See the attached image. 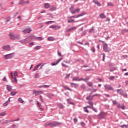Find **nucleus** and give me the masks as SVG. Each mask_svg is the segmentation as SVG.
I'll return each instance as SVG.
<instances>
[{
    "instance_id": "f257e3e1",
    "label": "nucleus",
    "mask_w": 128,
    "mask_h": 128,
    "mask_svg": "<svg viewBox=\"0 0 128 128\" xmlns=\"http://www.w3.org/2000/svg\"><path fill=\"white\" fill-rule=\"evenodd\" d=\"M8 36L10 40H20V36L16 34L10 33L8 34Z\"/></svg>"
},
{
    "instance_id": "f03ea898",
    "label": "nucleus",
    "mask_w": 128,
    "mask_h": 128,
    "mask_svg": "<svg viewBox=\"0 0 128 128\" xmlns=\"http://www.w3.org/2000/svg\"><path fill=\"white\" fill-rule=\"evenodd\" d=\"M62 124V123L59 122H52L50 123L46 122L44 124V126H50V128H52L53 126H60Z\"/></svg>"
},
{
    "instance_id": "7ed1b4c3",
    "label": "nucleus",
    "mask_w": 128,
    "mask_h": 128,
    "mask_svg": "<svg viewBox=\"0 0 128 128\" xmlns=\"http://www.w3.org/2000/svg\"><path fill=\"white\" fill-rule=\"evenodd\" d=\"M32 40V36H30V38L21 40L20 41V42H21L22 44H28V42H30Z\"/></svg>"
},
{
    "instance_id": "20e7f679",
    "label": "nucleus",
    "mask_w": 128,
    "mask_h": 128,
    "mask_svg": "<svg viewBox=\"0 0 128 128\" xmlns=\"http://www.w3.org/2000/svg\"><path fill=\"white\" fill-rule=\"evenodd\" d=\"M85 14H86V12H83L82 13L78 15L70 16L68 18H78L84 16H85Z\"/></svg>"
},
{
    "instance_id": "39448f33",
    "label": "nucleus",
    "mask_w": 128,
    "mask_h": 128,
    "mask_svg": "<svg viewBox=\"0 0 128 128\" xmlns=\"http://www.w3.org/2000/svg\"><path fill=\"white\" fill-rule=\"evenodd\" d=\"M12 54H14V53L13 52L4 55V58L5 60H10V58H14V55Z\"/></svg>"
},
{
    "instance_id": "423d86ee",
    "label": "nucleus",
    "mask_w": 128,
    "mask_h": 128,
    "mask_svg": "<svg viewBox=\"0 0 128 128\" xmlns=\"http://www.w3.org/2000/svg\"><path fill=\"white\" fill-rule=\"evenodd\" d=\"M32 30L31 28H22V32L24 34H30V32H32Z\"/></svg>"
},
{
    "instance_id": "0eeeda50",
    "label": "nucleus",
    "mask_w": 128,
    "mask_h": 128,
    "mask_svg": "<svg viewBox=\"0 0 128 128\" xmlns=\"http://www.w3.org/2000/svg\"><path fill=\"white\" fill-rule=\"evenodd\" d=\"M103 48L106 52H110V49L108 48V44L106 43H105L103 44Z\"/></svg>"
},
{
    "instance_id": "6e6552de",
    "label": "nucleus",
    "mask_w": 128,
    "mask_h": 128,
    "mask_svg": "<svg viewBox=\"0 0 128 128\" xmlns=\"http://www.w3.org/2000/svg\"><path fill=\"white\" fill-rule=\"evenodd\" d=\"M104 86L106 90H114V88H112V86L108 84H106Z\"/></svg>"
},
{
    "instance_id": "1a4fd4ad",
    "label": "nucleus",
    "mask_w": 128,
    "mask_h": 128,
    "mask_svg": "<svg viewBox=\"0 0 128 128\" xmlns=\"http://www.w3.org/2000/svg\"><path fill=\"white\" fill-rule=\"evenodd\" d=\"M44 94L42 91L34 90L33 92V94H35L36 96H40V94Z\"/></svg>"
},
{
    "instance_id": "9d476101",
    "label": "nucleus",
    "mask_w": 128,
    "mask_h": 128,
    "mask_svg": "<svg viewBox=\"0 0 128 128\" xmlns=\"http://www.w3.org/2000/svg\"><path fill=\"white\" fill-rule=\"evenodd\" d=\"M50 28H52V30H58V28H62L61 26H58L56 25H52L50 26Z\"/></svg>"
},
{
    "instance_id": "9b49d317",
    "label": "nucleus",
    "mask_w": 128,
    "mask_h": 128,
    "mask_svg": "<svg viewBox=\"0 0 128 128\" xmlns=\"http://www.w3.org/2000/svg\"><path fill=\"white\" fill-rule=\"evenodd\" d=\"M2 48V50H7L8 52H10V50H12V48H10V46H3Z\"/></svg>"
},
{
    "instance_id": "f8f14e48",
    "label": "nucleus",
    "mask_w": 128,
    "mask_h": 128,
    "mask_svg": "<svg viewBox=\"0 0 128 128\" xmlns=\"http://www.w3.org/2000/svg\"><path fill=\"white\" fill-rule=\"evenodd\" d=\"M62 60V58H60V59L58 60L56 62V63H52V66H56L59 62Z\"/></svg>"
},
{
    "instance_id": "ddd939ff",
    "label": "nucleus",
    "mask_w": 128,
    "mask_h": 128,
    "mask_svg": "<svg viewBox=\"0 0 128 128\" xmlns=\"http://www.w3.org/2000/svg\"><path fill=\"white\" fill-rule=\"evenodd\" d=\"M80 8H77L75 9L74 10L71 11V13L74 14H76V12H80Z\"/></svg>"
},
{
    "instance_id": "4468645a",
    "label": "nucleus",
    "mask_w": 128,
    "mask_h": 128,
    "mask_svg": "<svg viewBox=\"0 0 128 128\" xmlns=\"http://www.w3.org/2000/svg\"><path fill=\"white\" fill-rule=\"evenodd\" d=\"M32 36V40H34V38H35L36 40H44V38H42V37H37L36 38V36L33 35Z\"/></svg>"
},
{
    "instance_id": "2eb2a0df",
    "label": "nucleus",
    "mask_w": 128,
    "mask_h": 128,
    "mask_svg": "<svg viewBox=\"0 0 128 128\" xmlns=\"http://www.w3.org/2000/svg\"><path fill=\"white\" fill-rule=\"evenodd\" d=\"M42 66V63L39 64H37L33 69V72H36V70H37L38 68H40Z\"/></svg>"
},
{
    "instance_id": "dca6fc26",
    "label": "nucleus",
    "mask_w": 128,
    "mask_h": 128,
    "mask_svg": "<svg viewBox=\"0 0 128 128\" xmlns=\"http://www.w3.org/2000/svg\"><path fill=\"white\" fill-rule=\"evenodd\" d=\"M6 90L8 92H11V90H12V87L10 85H6Z\"/></svg>"
},
{
    "instance_id": "f3484780",
    "label": "nucleus",
    "mask_w": 128,
    "mask_h": 128,
    "mask_svg": "<svg viewBox=\"0 0 128 128\" xmlns=\"http://www.w3.org/2000/svg\"><path fill=\"white\" fill-rule=\"evenodd\" d=\"M70 86L72 88H78V84L76 83H70Z\"/></svg>"
},
{
    "instance_id": "a211bd4d",
    "label": "nucleus",
    "mask_w": 128,
    "mask_h": 128,
    "mask_svg": "<svg viewBox=\"0 0 128 128\" xmlns=\"http://www.w3.org/2000/svg\"><path fill=\"white\" fill-rule=\"evenodd\" d=\"M45 8H50V5L48 3H45L44 5Z\"/></svg>"
},
{
    "instance_id": "6ab92c4d",
    "label": "nucleus",
    "mask_w": 128,
    "mask_h": 128,
    "mask_svg": "<svg viewBox=\"0 0 128 128\" xmlns=\"http://www.w3.org/2000/svg\"><path fill=\"white\" fill-rule=\"evenodd\" d=\"M93 2H94V4H97V6H102L100 3V2H98V1L94 0H93Z\"/></svg>"
},
{
    "instance_id": "aec40b11",
    "label": "nucleus",
    "mask_w": 128,
    "mask_h": 128,
    "mask_svg": "<svg viewBox=\"0 0 128 128\" xmlns=\"http://www.w3.org/2000/svg\"><path fill=\"white\" fill-rule=\"evenodd\" d=\"M18 102H20V104H24V100H22V98H18Z\"/></svg>"
},
{
    "instance_id": "412c9836",
    "label": "nucleus",
    "mask_w": 128,
    "mask_h": 128,
    "mask_svg": "<svg viewBox=\"0 0 128 128\" xmlns=\"http://www.w3.org/2000/svg\"><path fill=\"white\" fill-rule=\"evenodd\" d=\"M104 118V112H100L99 114V118Z\"/></svg>"
},
{
    "instance_id": "4be33fe9",
    "label": "nucleus",
    "mask_w": 128,
    "mask_h": 128,
    "mask_svg": "<svg viewBox=\"0 0 128 128\" xmlns=\"http://www.w3.org/2000/svg\"><path fill=\"white\" fill-rule=\"evenodd\" d=\"M46 96L49 98H52V96H54V94H48Z\"/></svg>"
},
{
    "instance_id": "5701e85b",
    "label": "nucleus",
    "mask_w": 128,
    "mask_h": 128,
    "mask_svg": "<svg viewBox=\"0 0 128 128\" xmlns=\"http://www.w3.org/2000/svg\"><path fill=\"white\" fill-rule=\"evenodd\" d=\"M72 80L73 81H75V82H80V78H78V77H74L72 78Z\"/></svg>"
},
{
    "instance_id": "b1692460",
    "label": "nucleus",
    "mask_w": 128,
    "mask_h": 128,
    "mask_svg": "<svg viewBox=\"0 0 128 128\" xmlns=\"http://www.w3.org/2000/svg\"><path fill=\"white\" fill-rule=\"evenodd\" d=\"M100 18H106V16L104 14H100Z\"/></svg>"
},
{
    "instance_id": "393cba45",
    "label": "nucleus",
    "mask_w": 128,
    "mask_h": 128,
    "mask_svg": "<svg viewBox=\"0 0 128 128\" xmlns=\"http://www.w3.org/2000/svg\"><path fill=\"white\" fill-rule=\"evenodd\" d=\"M116 67H112L110 66V72H114V70H116Z\"/></svg>"
},
{
    "instance_id": "a878e982",
    "label": "nucleus",
    "mask_w": 128,
    "mask_h": 128,
    "mask_svg": "<svg viewBox=\"0 0 128 128\" xmlns=\"http://www.w3.org/2000/svg\"><path fill=\"white\" fill-rule=\"evenodd\" d=\"M80 22V20L76 21L73 19L68 20V22L70 23V22Z\"/></svg>"
},
{
    "instance_id": "bb28decb",
    "label": "nucleus",
    "mask_w": 128,
    "mask_h": 128,
    "mask_svg": "<svg viewBox=\"0 0 128 128\" xmlns=\"http://www.w3.org/2000/svg\"><path fill=\"white\" fill-rule=\"evenodd\" d=\"M18 94V92L16 91H12L11 92H10V94L11 96H16V94Z\"/></svg>"
},
{
    "instance_id": "cd10ccee",
    "label": "nucleus",
    "mask_w": 128,
    "mask_h": 128,
    "mask_svg": "<svg viewBox=\"0 0 128 128\" xmlns=\"http://www.w3.org/2000/svg\"><path fill=\"white\" fill-rule=\"evenodd\" d=\"M10 120H6L3 122L2 123V124H8V122H10Z\"/></svg>"
},
{
    "instance_id": "c85d7f7f",
    "label": "nucleus",
    "mask_w": 128,
    "mask_h": 128,
    "mask_svg": "<svg viewBox=\"0 0 128 128\" xmlns=\"http://www.w3.org/2000/svg\"><path fill=\"white\" fill-rule=\"evenodd\" d=\"M50 10H56V6H52L50 8Z\"/></svg>"
},
{
    "instance_id": "c756f323",
    "label": "nucleus",
    "mask_w": 128,
    "mask_h": 128,
    "mask_svg": "<svg viewBox=\"0 0 128 128\" xmlns=\"http://www.w3.org/2000/svg\"><path fill=\"white\" fill-rule=\"evenodd\" d=\"M34 48V50H40V48H42V46H36Z\"/></svg>"
},
{
    "instance_id": "7c9ffc66",
    "label": "nucleus",
    "mask_w": 128,
    "mask_h": 128,
    "mask_svg": "<svg viewBox=\"0 0 128 128\" xmlns=\"http://www.w3.org/2000/svg\"><path fill=\"white\" fill-rule=\"evenodd\" d=\"M90 80V78H80L79 79L80 82V80H84V82H86V80Z\"/></svg>"
},
{
    "instance_id": "2f4dec72",
    "label": "nucleus",
    "mask_w": 128,
    "mask_h": 128,
    "mask_svg": "<svg viewBox=\"0 0 128 128\" xmlns=\"http://www.w3.org/2000/svg\"><path fill=\"white\" fill-rule=\"evenodd\" d=\"M63 88H66V90H70V92H72V90L68 88L67 86H63Z\"/></svg>"
},
{
    "instance_id": "473e14b6",
    "label": "nucleus",
    "mask_w": 128,
    "mask_h": 128,
    "mask_svg": "<svg viewBox=\"0 0 128 128\" xmlns=\"http://www.w3.org/2000/svg\"><path fill=\"white\" fill-rule=\"evenodd\" d=\"M12 80L14 82H18V80H16V77H12Z\"/></svg>"
},
{
    "instance_id": "72a5a7b5",
    "label": "nucleus",
    "mask_w": 128,
    "mask_h": 128,
    "mask_svg": "<svg viewBox=\"0 0 128 128\" xmlns=\"http://www.w3.org/2000/svg\"><path fill=\"white\" fill-rule=\"evenodd\" d=\"M109 80H114V78H116V76H110L108 78Z\"/></svg>"
},
{
    "instance_id": "f704fd0d",
    "label": "nucleus",
    "mask_w": 128,
    "mask_h": 128,
    "mask_svg": "<svg viewBox=\"0 0 128 128\" xmlns=\"http://www.w3.org/2000/svg\"><path fill=\"white\" fill-rule=\"evenodd\" d=\"M88 104H90L92 108L94 106V103L92 102H88Z\"/></svg>"
},
{
    "instance_id": "c9c22d12",
    "label": "nucleus",
    "mask_w": 128,
    "mask_h": 128,
    "mask_svg": "<svg viewBox=\"0 0 128 128\" xmlns=\"http://www.w3.org/2000/svg\"><path fill=\"white\" fill-rule=\"evenodd\" d=\"M84 112H87L88 114V112H90V111L88 110V108L84 107Z\"/></svg>"
},
{
    "instance_id": "e433bc0d",
    "label": "nucleus",
    "mask_w": 128,
    "mask_h": 128,
    "mask_svg": "<svg viewBox=\"0 0 128 128\" xmlns=\"http://www.w3.org/2000/svg\"><path fill=\"white\" fill-rule=\"evenodd\" d=\"M120 127H121L122 128H128V124H127V125H126V124L122 125V126H120Z\"/></svg>"
},
{
    "instance_id": "4c0bfd02",
    "label": "nucleus",
    "mask_w": 128,
    "mask_h": 128,
    "mask_svg": "<svg viewBox=\"0 0 128 128\" xmlns=\"http://www.w3.org/2000/svg\"><path fill=\"white\" fill-rule=\"evenodd\" d=\"M52 22H54V21H48L46 22V24H52Z\"/></svg>"
},
{
    "instance_id": "58836bf2",
    "label": "nucleus",
    "mask_w": 128,
    "mask_h": 128,
    "mask_svg": "<svg viewBox=\"0 0 128 128\" xmlns=\"http://www.w3.org/2000/svg\"><path fill=\"white\" fill-rule=\"evenodd\" d=\"M8 104H10V101H7L3 104V106H8Z\"/></svg>"
},
{
    "instance_id": "ea45409f",
    "label": "nucleus",
    "mask_w": 128,
    "mask_h": 128,
    "mask_svg": "<svg viewBox=\"0 0 128 128\" xmlns=\"http://www.w3.org/2000/svg\"><path fill=\"white\" fill-rule=\"evenodd\" d=\"M48 40H54V37H50L48 38Z\"/></svg>"
},
{
    "instance_id": "a19ab883",
    "label": "nucleus",
    "mask_w": 128,
    "mask_h": 128,
    "mask_svg": "<svg viewBox=\"0 0 128 128\" xmlns=\"http://www.w3.org/2000/svg\"><path fill=\"white\" fill-rule=\"evenodd\" d=\"M74 5L72 6L70 8V10L71 12H74V10H74Z\"/></svg>"
},
{
    "instance_id": "79ce46f5",
    "label": "nucleus",
    "mask_w": 128,
    "mask_h": 128,
    "mask_svg": "<svg viewBox=\"0 0 128 128\" xmlns=\"http://www.w3.org/2000/svg\"><path fill=\"white\" fill-rule=\"evenodd\" d=\"M87 84L89 86H92V82H87Z\"/></svg>"
},
{
    "instance_id": "37998d69",
    "label": "nucleus",
    "mask_w": 128,
    "mask_h": 128,
    "mask_svg": "<svg viewBox=\"0 0 128 128\" xmlns=\"http://www.w3.org/2000/svg\"><path fill=\"white\" fill-rule=\"evenodd\" d=\"M66 101L68 102L70 104H74L73 102H70V99H67Z\"/></svg>"
},
{
    "instance_id": "c03bdc74",
    "label": "nucleus",
    "mask_w": 128,
    "mask_h": 128,
    "mask_svg": "<svg viewBox=\"0 0 128 128\" xmlns=\"http://www.w3.org/2000/svg\"><path fill=\"white\" fill-rule=\"evenodd\" d=\"M91 110H94V112H98V110H96V108H94V106L92 107V108H91Z\"/></svg>"
},
{
    "instance_id": "a18cd8bd",
    "label": "nucleus",
    "mask_w": 128,
    "mask_h": 128,
    "mask_svg": "<svg viewBox=\"0 0 128 128\" xmlns=\"http://www.w3.org/2000/svg\"><path fill=\"white\" fill-rule=\"evenodd\" d=\"M32 46H34V42H32L28 44V46H30V48H32Z\"/></svg>"
},
{
    "instance_id": "49530a36",
    "label": "nucleus",
    "mask_w": 128,
    "mask_h": 128,
    "mask_svg": "<svg viewBox=\"0 0 128 128\" xmlns=\"http://www.w3.org/2000/svg\"><path fill=\"white\" fill-rule=\"evenodd\" d=\"M6 112L0 113V116H6Z\"/></svg>"
},
{
    "instance_id": "de8ad7c7",
    "label": "nucleus",
    "mask_w": 128,
    "mask_h": 128,
    "mask_svg": "<svg viewBox=\"0 0 128 128\" xmlns=\"http://www.w3.org/2000/svg\"><path fill=\"white\" fill-rule=\"evenodd\" d=\"M40 98L42 102H44V98L42 96H40Z\"/></svg>"
},
{
    "instance_id": "09e8293b",
    "label": "nucleus",
    "mask_w": 128,
    "mask_h": 128,
    "mask_svg": "<svg viewBox=\"0 0 128 128\" xmlns=\"http://www.w3.org/2000/svg\"><path fill=\"white\" fill-rule=\"evenodd\" d=\"M34 78H40V74H36Z\"/></svg>"
},
{
    "instance_id": "8fccbe9b",
    "label": "nucleus",
    "mask_w": 128,
    "mask_h": 128,
    "mask_svg": "<svg viewBox=\"0 0 128 128\" xmlns=\"http://www.w3.org/2000/svg\"><path fill=\"white\" fill-rule=\"evenodd\" d=\"M81 88H82L83 90H85L86 86H84V84H82V85H81Z\"/></svg>"
},
{
    "instance_id": "3c124183",
    "label": "nucleus",
    "mask_w": 128,
    "mask_h": 128,
    "mask_svg": "<svg viewBox=\"0 0 128 128\" xmlns=\"http://www.w3.org/2000/svg\"><path fill=\"white\" fill-rule=\"evenodd\" d=\"M62 66H64V68H68V66L66 65V64H64V62H62Z\"/></svg>"
},
{
    "instance_id": "603ef678",
    "label": "nucleus",
    "mask_w": 128,
    "mask_h": 128,
    "mask_svg": "<svg viewBox=\"0 0 128 128\" xmlns=\"http://www.w3.org/2000/svg\"><path fill=\"white\" fill-rule=\"evenodd\" d=\"M76 28H77L76 26L73 27L71 28V30H76Z\"/></svg>"
},
{
    "instance_id": "864d4df0",
    "label": "nucleus",
    "mask_w": 128,
    "mask_h": 128,
    "mask_svg": "<svg viewBox=\"0 0 128 128\" xmlns=\"http://www.w3.org/2000/svg\"><path fill=\"white\" fill-rule=\"evenodd\" d=\"M70 74H66V78H70Z\"/></svg>"
},
{
    "instance_id": "5fc2aeb1",
    "label": "nucleus",
    "mask_w": 128,
    "mask_h": 128,
    "mask_svg": "<svg viewBox=\"0 0 128 128\" xmlns=\"http://www.w3.org/2000/svg\"><path fill=\"white\" fill-rule=\"evenodd\" d=\"M14 76H18V72H15L14 74Z\"/></svg>"
},
{
    "instance_id": "6e6d98bb",
    "label": "nucleus",
    "mask_w": 128,
    "mask_h": 128,
    "mask_svg": "<svg viewBox=\"0 0 128 128\" xmlns=\"http://www.w3.org/2000/svg\"><path fill=\"white\" fill-rule=\"evenodd\" d=\"M74 122H75V124H76V122H78V118H74Z\"/></svg>"
},
{
    "instance_id": "4d7b16f0",
    "label": "nucleus",
    "mask_w": 128,
    "mask_h": 128,
    "mask_svg": "<svg viewBox=\"0 0 128 128\" xmlns=\"http://www.w3.org/2000/svg\"><path fill=\"white\" fill-rule=\"evenodd\" d=\"M112 102H113V104H118V102H116V100H113Z\"/></svg>"
},
{
    "instance_id": "13d9d810",
    "label": "nucleus",
    "mask_w": 128,
    "mask_h": 128,
    "mask_svg": "<svg viewBox=\"0 0 128 128\" xmlns=\"http://www.w3.org/2000/svg\"><path fill=\"white\" fill-rule=\"evenodd\" d=\"M85 108H92V107L91 106H86Z\"/></svg>"
},
{
    "instance_id": "bf43d9fd",
    "label": "nucleus",
    "mask_w": 128,
    "mask_h": 128,
    "mask_svg": "<svg viewBox=\"0 0 128 128\" xmlns=\"http://www.w3.org/2000/svg\"><path fill=\"white\" fill-rule=\"evenodd\" d=\"M30 4V1L26 0V1L24 2V4Z\"/></svg>"
},
{
    "instance_id": "052dcab7",
    "label": "nucleus",
    "mask_w": 128,
    "mask_h": 128,
    "mask_svg": "<svg viewBox=\"0 0 128 128\" xmlns=\"http://www.w3.org/2000/svg\"><path fill=\"white\" fill-rule=\"evenodd\" d=\"M84 46H90V43L87 42L84 44Z\"/></svg>"
},
{
    "instance_id": "680f3d73",
    "label": "nucleus",
    "mask_w": 128,
    "mask_h": 128,
    "mask_svg": "<svg viewBox=\"0 0 128 128\" xmlns=\"http://www.w3.org/2000/svg\"><path fill=\"white\" fill-rule=\"evenodd\" d=\"M58 55L59 56H62V53L60 52H58Z\"/></svg>"
},
{
    "instance_id": "e2e57ef3",
    "label": "nucleus",
    "mask_w": 128,
    "mask_h": 128,
    "mask_svg": "<svg viewBox=\"0 0 128 128\" xmlns=\"http://www.w3.org/2000/svg\"><path fill=\"white\" fill-rule=\"evenodd\" d=\"M94 29L93 28H92L90 31L89 32H94Z\"/></svg>"
},
{
    "instance_id": "0e129e2a",
    "label": "nucleus",
    "mask_w": 128,
    "mask_h": 128,
    "mask_svg": "<svg viewBox=\"0 0 128 128\" xmlns=\"http://www.w3.org/2000/svg\"><path fill=\"white\" fill-rule=\"evenodd\" d=\"M121 108L122 109V110H124V108H125V107H124V106H122L121 107Z\"/></svg>"
},
{
    "instance_id": "69168bd1",
    "label": "nucleus",
    "mask_w": 128,
    "mask_h": 128,
    "mask_svg": "<svg viewBox=\"0 0 128 128\" xmlns=\"http://www.w3.org/2000/svg\"><path fill=\"white\" fill-rule=\"evenodd\" d=\"M24 4V2H19V4Z\"/></svg>"
},
{
    "instance_id": "338daca9",
    "label": "nucleus",
    "mask_w": 128,
    "mask_h": 128,
    "mask_svg": "<svg viewBox=\"0 0 128 128\" xmlns=\"http://www.w3.org/2000/svg\"><path fill=\"white\" fill-rule=\"evenodd\" d=\"M38 88H45V86H44V85H43V86H39Z\"/></svg>"
},
{
    "instance_id": "774afa93",
    "label": "nucleus",
    "mask_w": 128,
    "mask_h": 128,
    "mask_svg": "<svg viewBox=\"0 0 128 128\" xmlns=\"http://www.w3.org/2000/svg\"><path fill=\"white\" fill-rule=\"evenodd\" d=\"M80 124H81V126H84V122H82L80 123Z\"/></svg>"
}]
</instances>
